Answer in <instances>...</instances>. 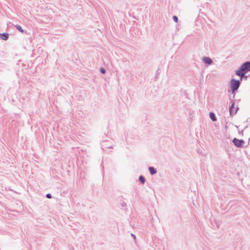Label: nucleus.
Masks as SVG:
<instances>
[{"label": "nucleus", "mask_w": 250, "mask_h": 250, "mask_svg": "<svg viewBox=\"0 0 250 250\" xmlns=\"http://www.w3.org/2000/svg\"><path fill=\"white\" fill-rule=\"evenodd\" d=\"M203 61L205 63L211 64L213 62L212 60L209 57H204L203 58Z\"/></svg>", "instance_id": "20e7f679"}, {"label": "nucleus", "mask_w": 250, "mask_h": 250, "mask_svg": "<svg viewBox=\"0 0 250 250\" xmlns=\"http://www.w3.org/2000/svg\"><path fill=\"white\" fill-rule=\"evenodd\" d=\"M139 179L142 184H144L146 181L145 178L142 175L140 176Z\"/></svg>", "instance_id": "1a4fd4ad"}, {"label": "nucleus", "mask_w": 250, "mask_h": 250, "mask_svg": "<svg viewBox=\"0 0 250 250\" xmlns=\"http://www.w3.org/2000/svg\"><path fill=\"white\" fill-rule=\"evenodd\" d=\"M15 26L16 28V29H18L20 32H21V33L23 32V29L21 28V26L20 25L17 24Z\"/></svg>", "instance_id": "6e6552de"}, {"label": "nucleus", "mask_w": 250, "mask_h": 250, "mask_svg": "<svg viewBox=\"0 0 250 250\" xmlns=\"http://www.w3.org/2000/svg\"><path fill=\"white\" fill-rule=\"evenodd\" d=\"M121 206L122 207H125L126 206V204L125 202H124L122 204Z\"/></svg>", "instance_id": "2eb2a0df"}, {"label": "nucleus", "mask_w": 250, "mask_h": 250, "mask_svg": "<svg viewBox=\"0 0 250 250\" xmlns=\"http://www.w3.org/2000/svg\"><path fill=\"white\" fill-rule=\"evenodd\" d=\"M209 115L210 118L212 120V121H216L217 120L215 115L213 112H210Z\"/></svg>", "instance_id": "423d86ee"}, {"label": "nucleus", "mask_w": 250, "mask_h": 250, "mask_svg": "<svg viewBox=\"0 0 250 250\" xmlns=\"http://www.w3.org/2000/svg\"><path fill=\"white\" fill-rule=\"evenodd\" d=\"M249 71H250V62H246L235 71V74L239 76H243Z\"/></svg>", "instance_id": "f257e3e1"}, {"label": "nucleus", "mask_w": 250, "mask_h": 250, "mask_svg": "<svg viewBox=\"0 0 250 250\" xmlns=\"http://www.w3.org/2000/svg\"><path fill=\"white\" fill-rule=\"evenodd\" d=\"M151 173V174L153 175V174H154L155 173L152 172V173Z\"/></svg>", "instance_id": "f3484780"}, {"label": "nucleus", "mask_w": 250, "mask_h": 250, "mask_svg": "<svg viewBox=\"0 0 250 250\" xmlns=\"http://www.w3.org/2000/svg\"><path fill=\"white\" fill-rule=\"evenodd\" d=\"M131 236L132 237V238L134 239H136V236L133 234V233H131Z\"/></svg>", "instance_id": "4468645a"}, {"label": "nucleus", "mask_w": 250, "mask_h": 250, "mask_svg": "<svg viewBox=\"0 0 250 250\" xmlns=\"http://www.w3.org/2000/svg\"><path fill=\"white\" fill-rule=\"evenodd\" d=\"M148 170L149 172H156V169L154 167H148Z\"/></svg>", "instance_id": "9d476101"}, {"label": "nucleus", "mask_w": 250, "mask_h": 250, "mask_svg": "<svg viewBox=\"0 0 250 250\" xmlns=\"http://www.w3.org/2000/svg\"><path fill=\"white\" fill-rule=\"evenodd\" d=\"M234 103H233L231 104V106L229 107V111L230 115H232V114H234L236 112V111H235L234 113H233V109L234 108Z\"/></svg>", "instance_id": "0eeeda50"}, {"label": "nucleus", "mask_w": 250, "mask_h": 250, "mask_svg": "<svg viewBox=\"0 0 250 250\" xmlns=\"http://www.w3.org/2000/svg\"><path fill=\"white\" fill-rule=\"evenodd\" d=\"M173 21L176 22H178V17L176 16H174L173 17Z\"/></svg>", "instance_id": "9b49d317"}, {"label": "nucleus", "mask_w": 250, "mask_h": 250, "mask_svg": "<svg viewBox=\"0 0 250 250\" xmlns=\"http://www.w3.org/2000/svg\"><path fill=\"white\" fill-rule=\"evenodd\" d=\"M100 72L102 73V74H104L105 73V70L104 68H101L100 69Z\"/></svg>", "instance_id": "f8f14e48"}, {"label": "nucleus", "mask_w": 250, "mask_h": 250, "mask_svg": "<svg viewBox=\"0 0 250 250\" xmlns=\"http://www.w3.org/2000/svg\"><path fill=\"white\" fill-rule=\"evenodd\" d=\"M107 148H112V146H107Z\"/></svg>", "instance_id": "dca6fc26"}, {"label": "nucleus", "mask_w": 250, "mask_h": 250, "mask_svg": "<svg viewBox=\"0 0 250 250\" xmlns=\"http://www.w3.org/2000/svg\"><path fill=\"white\" fill-rule=\"evenodd\" d=\"M9 35L6 33L0 34V38L3 40L6 41L8 38Z\"/></svg>", "instance_id": "39448f33"}, {"label": "nucleus", "mask_w": 250, "mask_h": 250, "mask_svg": "<svg viewBox=\"0 0 250 250\" xmlns=\"http://www.w3.org/2000/svg\"><path fill=\"white\" fill-rule=\"evenodd\" d=\"M46 197L47 198H51V194H50V193H48L46 195Z\"/></svg>", "instance_id": "ddd939ff"}, {"label": "nucleus", "mask_w": 250, "mask_h": 250, "mask_svg": "<svg viewBox=\"0 0 250 250\" xmlns=\"http://www.w3.org/2000/svg\"><path fill=\"white\" fill-rule=\"evenodd\" d=\"M232 142L235 146L238 147L242 146L245 143L244 140L242 139L239 140L238 139H236V138L233 139Z\"/></svg>", "instance_id": "7ed1b4c3"}, {"label": "nucleus", "mask_w": 250, "mask_h": 250, "mask_svg": "<svg viewBox=\"0 0 250 250\" xmlns=\"http://www.w3.org/2000/svg\"><path fill=\"white\" fill-rule=\"evenodd\" d=\"M240 85V82L239 80L231 79L230 81V85L232 92L237 90Z\"/></svg>", "instance_id": "f03ea898"}]
</instances>
